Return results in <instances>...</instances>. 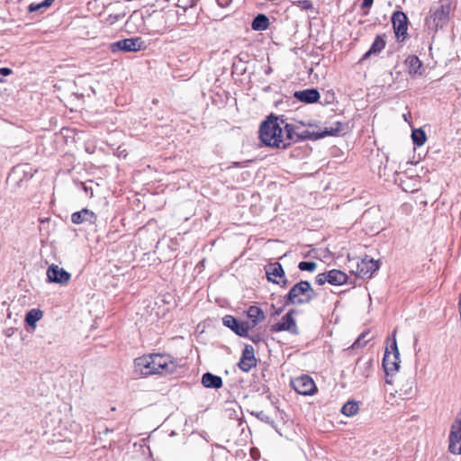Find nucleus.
<instances>
[{"label":"nucleus","mask_w":461,"mask_h":461,"mask_svg":"<svg viewBox=\"0 0 461 461\" xmlns=\"http://www.w3.org/2000/svg\"><path fill=\"white\" fill-rule=\"evenodd\" d=\"M144 49V41L137 38H129L113 42L110 46L112 52L124 51V52H137Z\"/></svg>","instance_id":"nucleus-5"},{"label":"nucleus","mask_w":461,"mask_h":461,"mask_svg":"<svg viewBox=\"0 0 461 461\" xmlns=\"http://www.w3.org/2000/svg\"><path fill=\"white\" fill-rule=\"evenodd\" d=\"M396 332H397V330H394L392 334V337L390 339H388L390 344L386 347L385 352L400 355L398 346H397V341H396Z\"/></svg>","instance_id":"nucleus-26"},{"label":"nucleus","mask_w":461,"mask_h":461,"mask_svg":"<svg viewBox=\"0 0 461 461\" xmlns=\"http://www.w3.org/2000/svg\"><path fill=\"white\" fill-rule=\"evenodd\" d=\"M378 261L368 257H365L359 262H357V269L354 271V273L361 278H366L370 277L373 273L378 269Z\"/></svg>","instance_id":"nucleus-9"},{"label":"nucleus","mask_w":461,"mask_h":461,"mask_svg":"<svg viewBox=\"0 0 461 461\" xmlns=\"http://www.w3.org/2000/svg\"><path fill=\"white\" fill-rule=\"evenodd\" d=\"M71 221L75 224H80L83 222L95 223L96 221L95 214L88 209H83L79 212H74L71 215Z\"/></svg>","instance_id":"nucleus-15"},{"label":"nucleus","mask_w":461,"mask_h":461,"mask_svg":"<svg viewBox=\"0 0 461 461\" xmlns=\"http://www.w3.org/2000/svg\"><path fill=\"white\" fill-rule=\"evenodd\" d=\"M392 23L398 41H403L407 35L408 19L403 12L397 11L392 16Z\"/></svg>","instance_id":"nucleus-8"},{"label":"nucleus","mask_w":461,"mask_h":461,"mask_svg":"<svg viewBox=\"0 0 461 461\" xmlns=\"http://www.w3.org/2000/svg\"><path fill=\"white\" fill-rule=\"evenodd\" d=\"M326 282L329 283V278H328V272L327 273H321V274H319L317 276H316V283L320 285L325 284Z\"/></svg>","instance_id":"nucleus-31"},{"label":"nucleus","mask_w":461,"mask_h":461,"mask_svg":"<svg viewBox=\"0 0 461 461\" xmlns=\"http://www.w3.org/2000/svg\"><path fill=\"white\" fill-rule=\"evenodd\" d=\"M12 73V70L9 68H0V75L1 76H8Z\"/></svg>","instance_id":"nucleus-33"},{"label":"nucleus","mask_w":461,"mask_h":461,"mask_svg":"<svg viewBox=\"0 0 461 461\" xmlns=\"http://www.w3.org/2000/svg\"><path fill=\"white\" fill-rule=\"evenodd\" d=\"M385 47V41L384 39L378 35L375 37L373 44L371 45V48L366 54L364 55L363 59H367L369 56L373 54H378L381 52L382 50Z\"/></svg>","instance_id":"nucleus-21"},{"label":"nucleus","mask_w":461,"mask_h":461,"mask_svg":"<svg viewBox=\"0 0 461 461\" xmlns=\"http://www.w3.org/2000/svg\"><path fill=\"white\" fill-rule=\"evenodd\" d=\"M269 25L268 18L265 14H258L252 22L251 27L255 31H264Z\"/></svg>","instance_id":"nucleus-23"},{"label":"nucleus","mask_w":461,"mask_h":461,"mask_svg":"<svg viewBox=\"0 0 461 461\" xmlns=\"http://www.w3.org/2000/svg\"><path fill=\"white\" fill-rule=\"evenodd\" d=\"M202 384L206 388L219 389L222 386V380L218 375L205 373L202 377Z\"/></svg>","instance_id":"nucleus-19"},{"label":"nucleus","mask_w":461,"mask_h":461,"mask_svg":"<svg viewBox=\"0 0 461 461\" xmlns=\"http://www.w3.org/2000/svg\"><path fill=\"white\" fill-rule=\"evenodd\" d=\"M315 296L314 290L308 281H301L294 285L287 294V303L304 304L310 303Z\"/></svg>","instance_id":"nucleus-4"},{"label":"nucleus","mask_w":461,"mask_h":461,"mask_svg":"<svg viewBox=\"0 0 461 461\" xmlns=\"http://www.w3.org/2000/svg\"><path fill=\"white\" fill-rule=\"evenodd\" d=\"M292 387L300 394L311 395L316 391V385L309 375H301L291 380Z\"/></svg>","instance_id":"nucleus-7"},{"label":"nucleus","mask_w":461,"mask_h":461,"mask_svg":"<svg viewBox=\"0 0 461 461\" xmlns=\"http://www.w3.org/2000/svg\"><path fill=\"white\" fill-rule=\"evenodd\" d=\"M400 363V355L384 352L383 366L387 375H393L399 371Z\"/></svg>","instance_id":"nucleus-12"},{"label":"nucleus","mask_w":461,"mask_h":461,"mask_svg":"<svg viewBox=\"0 0 461 461\" xmlns=\"http://www.w3.org/2000/svg\"><path fill=\"white\" fill-rule=\"evenodd\" d=\"M165 15L166 29L172 30L177 23L180 25H185L186 23L183 14L179 13V10H167L165 12Z\"/></svg>","instance_id":"nucleus-14"},{"label":"nucleus","mask_w":461,"mask_h":461,"mask_svg":"<svg viewBox=\"0 0 461 461\" xmlns=\"http://www.w3.org/2000/svg\"><path fill=\"white\" fill-rule=\"evenodd\" d=\"M450 11V0H440L437 5L430 7L429 14L425 18V27L429 33L435 34L447 25Z\"/></svg>","instance_id":"nucleus-3"},{"label":"nucleus","mask_w":461,"mask_h":461,"mask_svg":"<svg viewBox=\"0 0 461 461\" xmlns=\"http://www.w3.org/2000/svg\"><path fill=\"white\" fill-rule=\"evenodd\" d=\"M294 97L306 104H313L320 98V94L316 89H305L294 93Z\"/></svg>","instance_id":"nucleus-16"},{"label":"nucleus","mask_w":461,"mask_h":461,"mask_svg":"<svg viewBox=\"0 0 461 461\" xmlns=\"http://www.w3.org/2000/svg\"><path fill=\"white\" fill-rule=\"evenodd\" d=\"M341 123L325 127L321 132L304 130V124H291L276 116H269L259 128V138L262 143L270 148L287 149L293 142L301 139H321L325 136L337 135L341 130Z\"/></svg>","instance_id":"nucleus-1"},{"label":"nucleus","mask_w":461,"mask_h":461,"mask_svg":"<svg viewBox=\"0 0 461 461\" xmlns=\"http://www.w3.org/2000/svg\"><path fill=\"white\" fill-rule=\"evenodd\" d=\"M69 131V129L68 128H62L60 131H59V134L61 135H66L68 132Z\"/></svg>","instance_id":"nucleus-37"},{"label":"nucleus","mask_w":461,"mask_h":461,"mask_svg":"<svg viewBox=\"0 0 461 461\" xmlns=\"http://www.w3.org/2000/svg\"><path fill=\"white\" fill-rule=\"evenodd\" d=\"M54 0H44L41 3L39 4H31L28 7L29 12H37L41 11L43 9H46L50 7L53 4Z\"/></svg>","instance_id":"nucleus-27"},{"label":"nucleus","mask_w":461,"mask_h":461,"mask_svg":"<svg viewBox=\"0 0 461 461\" xmlns=\"http://www.w3.org/2000/svg\"><path fill=\"white\" fill-rule=\"evenodd\" d=\"M222 322L226 327L231 329L236 334L241 337L247 336L249 330L251 329L249 322H240L237 319L230 315H226L223 317Z\"/></svg>","instance_id":"nucleus-11"},{"label":"nucleus","mask_w":461,"mask_h":461,"mask_svg":"<svg viewBox=\"0 0 461 461\" xmlns=\"http://www.w3.org/2000/svg\"><path fill=\"white\" fill-rule=\"evenodd\" d=\"M29 167L28 165H18L13 168V174H19L21 172L26 173V168Z\"/></svg>","instance_id":"nucleus-32"},{"label":"nucleus","mask_w":461,"mask_h":461,"mask_svg":"<svg viewBox=\"0 0 461 461\" xmlns=\"http://www.w3.org/2000/svg\"><path fill=\"white\" fill-rule=\"evenodd\" d=\"M298 268L302 271L313 272L317 268V264L312 261H302L299 263Z\"/></svg>","instance_id":"nucleus-29"},{"label":"nucleus","mask_w":461,"mask_h":461,"mask_svg":"<svg viewBox=\"0 0 461 461\" xmlns=\"http://www.w3.org/2000/svg\"><path fill=\"white\" fill-rule=\"evenodd\" d=\"M43 316V312L40 309L33 308L27 312L25 315V323L28 326V330L33 331L36 329V322Z\"/></svg>","instance_id":"nucleus-17"},{"label":"nucleus","mask_w":461,"mask_h":461,"mask_svg":"<svg viewBox=\"0 0 461 461\" xmlns=\"http://www.w3.org/2000/svg\"><path fill=\"white\" fill-rule=\"evenodd\" d=\"M266 274L269 281L280 285L283 287L287 285L285 271L279 263L270 264L266 268Z\"/></svg>","instance_id":"nucleus-10"},{"label":"nucleus","mask_w":461,"mask_h":461,"mask_svg":"<svg viewBox=\"0 0 461 461\" xmlns=\"http://www.w3.org/2000/svg\"><path fill=\"white\" fill-rule=\"evenodd\" d=\"M218 5L221 7H225V6H228L231 0H216Z\"/></svg>","instance_id":"nucleus-35"},{"label":"nucleus","mask_w":461,"mask_h":461,"mask_svg":"<svg viewBox=\"0 0 461 461\" xmlns=\"http://www.w3.org/2000/svg\"><path fill=\"white\" fill-rule=\"evenodd\" d=\"M411 138L413 140V143L417 146H422L427 138L425 132L421 129H416L412 131Z\"/></svg>","instance_id":"nucleus-25"},{"label":"nucleus","mask_w":461,"mask_h":461,"mask_svg":"<svg viewBox=\"0 0 461 461\" xmlns=\"http://www.w3.org/2000/svg\"><path fill=\"white\" fill-rule=\"evenodd\" d=\"M256 358L254 356V349L251 346H246L242 357L239 362L240 368L244 372H249L253 366H256Z\"/></svg>","instance_id":"nucleus-13"},{"label":"nucleus","mask_w":461,"mask_h":461,"mask_svg":"<svg viewBox=\"0 0 461 461\" xmlns=\"http://www.w3.org/2000/svg\"><path fill=\"white\" fill-rule=\"evenodd\" d=\"M358 409L359 407L357 402L348 401L342 406L341 412L348 417H352L357 413Z\"/></svg>","instance_id":"nucleus-24"},{"label":"nucleus","mask_w":461,"mask_h":461,"mask_svg":"<svg viewBox=\"0 0 461 461\" xmlns=\"http://www.w3.org/2000/svg\"><path fill=\"white\" fill-rule=\"evenodd\" d=\"M296 313L295 310L289 311L285 316L282 317L281 321L276 323L272 330L274 331H288L293 335L299 334V329L296 324V321L294 315Z\"/></svg>","instance_id":"nucleus-6"},{"label":"nucleus","mask_w":461,"mask_h":461,"mask_svg":"<svg viewBox=\"0 0 461 461\" xmlns=\"http://www.w3.org/2000/svg\"><path fill=\"white\" fill-rule=\"evenodd\" d=\"M70 279V274L63 268H59V285L67 284Z\"/></svg>","instance_id":"nucleus-30"},{"label":"nucleus","mask_w":461,"mask_h":461,"mask_svg":"<svg viewBox=\"0 0 461 461\" xmlns=\"http://www.w3.org/2000/svg\"><path fill=\"white\" fill-rule=\"evenodd\" d=\"M329 283L333 285H341L347 283L348 276L344 272L332 269L328 272Z\"/></svg>","instance_id":"nucleus-20"},{"label":"nucleus","mask_w":461,"mask_h":461,"mask_svg":"<svg viewBox=\"0 0 461 461\" xmlns=\"http://www.w3.org/2000/svg\"><path fill=\"white\" fill-rule=\"evenodd\" d=\"M365 334H362L354 343V347H360L362 345V339L365 338Z\"/></svg>","instance_id":"nucleus-36"},{"label":"nucleus","mask_w":461,"mask_h":461,"mask_svg":"<svg viewBox=\"0 0 461 461\" xmlns=\"http://www.w3.org/2000/svg\"><path fill=\"white\" fill-rule=\"evenodd\" d=\"M138 372L143 375H167L175 373L178 363L168 355L150 354L134 361Z\"/></svg>","instance_id":"nucleus-2"},{"label":"nucleus","mask_w":461,"mask_h":461,"mask_svg":"<svg viewBox=\"0 0 461 461\" xmlns=\"http://www.w3.org/2000/svg\"><path fill=\"white\" fill-rule=\"evenodd\" d=\"M373 2H374V0H364L361 5V8L362 9L369 8L373 5Z\"/></svg>","instance_id":"nucleus-34"},{"label":"nucleus","mask_w":461,"mask_h":461,"mask_svg":"<svg viewBox=\"0 0 461 461\" xmlns=\"http://www.w3.org/2000/svg\"><path fill=\"white\" fill-rule=\"evenodd\" d=\"M47 280L51 283H58V265L51 264L47 270Z\"/></svg>","instance_id":"nucleus-28"},{"label":"nucleus","mask_w":461,"mask_h":461,"mask_svg":"<svg viewBox=\"0 0 461 461\" xmlns=\"http://www.w3.org/2000/svg\"><path fill=\"white\" fill-rule=\"evenodd\" d=\"M409 73L413 76L421 75V61L415 56H410L406 59Z\"/></svg>","instance_id":"nucleus-22"},{"label":"nucleus","mask_w":461,"mask_h":461,"mask_svg":"<svg viewBox=\"0 0 461 461\" xmlns=\"http://www.w3.org/2000/svg\"><path fill=\"white\" fill-rule=\"evenodd\" d=\"M248 318L250 320L251 329L265 319L263 311L257 306H250L247 311Z\"/></svg>","instance_id":"nucleus-18"}]
</instances>
